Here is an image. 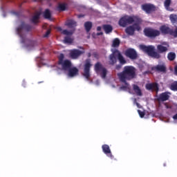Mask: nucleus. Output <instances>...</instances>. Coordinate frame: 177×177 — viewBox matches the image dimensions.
Listing matches in <instances>:
<instances>
[{
  "mask_svg": "<svg viewBox=\"0 0 177 177\" xmlns=\"http://www.w3.org/2000/svg\"><path fill=\"white\" fill-rule=\"evenodd\" d=\"M119 81L124 84V85H128V82L132 81L134 78H136V68L132 66H125L123 68V71L117 74Z\"/></svg>",
  "mask_w": 177,
  "mask_h": 177,
  "instance_id": "nucleus-1",
  "label": "nucleus"
},
{
  "mask_svg": "<svg viewBox=\"0 0 177 177\" xmlns=\"http://www.w3.org/2000/svg\"><path fill=\"white\" fill-rule=\"evenodd\" d=\"M111 52L112 53L109 56V64L111 66H114L117 63V60H118L120 64L115 66V70L119 71L122 68L124 64H127V60L118 49H111Z\"/></svg>",
  "mask_w": 177,
  "mask_h": 177,
  "instance_id": "nucleus-2",
  "label": "nucleus"
},
{
  "mask_svg": "<svg viewBox=\"0 0 177 177\" xmlns=\"http://www.w3.org/2000/svg\"><path fill=\"white\" fill-rule=\"evenodd\" d=\"M142 19L138 16L124 15L120 19L118 24L120 27H126L128 26V24H133V23H142Z\"/></svg>",
  "mask_w": 177,
  "mask_h": 177,
  "instance_id": "nucleus-3",
  "label": "nucleus"
},
{
  "mask_svg": "<svg viewBox=\"0 0 177 177\" xmlns=\"http://www.w3.org/2000/svg\"><path fill=\"white\" fill-rule=\"evenodd\" d=\"M17 34L21 38L24 39V35L27 34L29 31H31V26L26 24L24 21H21V24L16 29Z\"/></svg>",
  "mask_w": 177,
  "mask_h": 177,
  "instance_id": "nucleus-4",
  "label": "nucleus"
},
{
  "mask_svg": "<svg viewBox=\"0 0 177 177\" xmlns=\"http://www.w3.org/2000/svg\"><path fill=\"white\" fill-rule=\"evenodd\" d=\"M140 48L142 50L145 52V53H147L149 56H151V57H153V59H160L161 55L156 52L154 50V46H145V45H141Z\"/></svg>",
  "mask_w": 177,
  "mask_h": 177,
  "instance_id": "nucleus-5",
  "label": "nucleus"
},
{
  "mask_svg": "<svg viewBox=\"0 0 177 177\" xmlns=\"http://www.w3.org/2000/svg\"><path fill=\"white\" fill-rule=\"evenodd\" d=\"M140 24H142V22H136L132 26L126 28L125 32L128 35H133L135 31H140V30H142Z\"/></svg>",
  "mask_w": 177,
  "mask_h": 177,
  "instance_id": "nucleus-6",
  "label": "nucleus"
},
{
  "mask_svg": "<svg viewBox=\"0 0 177 177\" xmlns=\"http://www.w3.org/2000/svg\"><path fill=\"white\" fill-rule=\"evenodd\" d=\"M144 34L145 37H147L148 38H156V37L160 36L161 32L151 28H146L144 29Z\"/></svg>",
  "mask_w": 177,
  "mask_h": 177,
  "instance_id": "nucleus-7",
  "label": "nucleus"
},
{
  "mask_svg": "<svg viewBox=\"0 0 177 177\" xmlns=\"http://www.w3.org/2000/svg\"><path fill=\"white\" fill-rule=\"evenodd\" d=\"M95 71L97 74H100L102 78H106L107 75V69L102 65V63L97 62L94 66Z\"/></svg>",
  "mask_w": 177,
  "mask_h": 177,
  "instance_id": "nucleus-8",
  "label": "nucleus"
},
{
  "mask_svg": "<svg viewBox=\"0 0 177 177\" xmlns=\"http://www.w3.org/2000/svg\"><path fill=\"white\" fill-rule=\"evenodd\" d=\"M160 30L162 34H169V35H172V37H174V38H176L177 37V28H176V29L173 30L169 27L165 25H162L160 26Z\"/></svg>",
  "mask_w": 177,
  "mask_h": 177,
  "instance_id": "nucleus-9",
  "label": "nucleus"
},
{
  "mask_svg": "<svg viewBox=\"0 0 177 177\" xmlns=\"http://www.w3.org/2000/svg\"><path fill=\"white\" fill-rule=\"evenodd\" d=\"M141 9H142V10L145 12V13H147V15H151V13L156 12V6H154V4H151V3L142 4L141 6Z\"/></svg>",
  "mask_w": 177,
  "mask_h": 177,
  "instance_id": "nucleus-10",
  "label": "nucleus"
},
{
  "mask_svg": "<svg viewBox=\"0 0 177 177\" xmlns=\"http://www.w3.org/2000/svg\"><path fill=\"white\" fill-rule=\"evenodd\" d=\"M91 67H92V64H91V62L87 59L86 61L85 64H84V69L83 75L88 80H89V78H91Z\"/></svg>",
  "mask_w": 177,
  "mask_h": 177,
  "instance_id": "nucleus-11",
  "label": "nucleus"
},
{
  "mask_svg": "<svg viewBox=\"0 0 177 177\" xmlns=\"http://www.w3.org/2000/svg\"><path fill=\"white\" fill-rule=\"evenodd\" d=\"M125 56L131 59V60H136L138 59V53L133 48H128L124 53Z\"/></svg>",
  "mask_w": 177,
  "mask_h": 177,
  "instance_id": "nucleus-12",
  "label": "nucleus"
},
{
  "mask_svg": "<svg viewBox=\"0 0 177 177\" xmlns=\"http://www.w3.org/2000/svg\"><path fill=\"white\" fill-rule=\"evenodd\" d=\"M85 51H82L78 49H73L70 51V56L71 59H78L81 55H84Z\"/></svg>",
  "mask_w": 177,
  "mask_h": 177,
  "instance_id": "nucleus-13",
  "label": "nucleus"
},
{
  "mask_svg": "<svg viewBox=\"0 0 177 177\" xmlns=\"http://www.w3.org/2000/svg\"><path fill=\"white\" fill-rule=\"evenodd\" d=\"M152 70L153 71H156L157 73H167V66L165 64H158L155 66L152 67Z\"/></svg>",
  "mask_w": 177,
  "mask_h": 177,
  "instance_id": "nucleus-14",
  "label": "nucleus"
},
{
  "mask_svg": "<svg viewBox=\"0 0 177 177\" xmlns=\"http://www.w3.org/2000/svg\"><path fill=\"white\" fill-rule=\"evenodd\" d=\"M102 151L107 156V157H109L111 160L114 158V156H113V153H111V150L110 149V147L107 145H103L102 146Z\"/></svg>",
  "mask_w": 177,
  "mask_h": 177,
  "instance_id": "nucleus-15",
  "label": "nucleus"
},
{
  "mask_svg": "<svg viewBox=\"0 0 177 177\" xmlns=\"http://www.w3.org/2000/svg\"><path fill=\"white\" fill-rule=\"evenodd\" d=\"M145 88L147 91H151L152 92L156 91V92H158V84L157 83H149L147 84Z\"/></svg>",
  "mask_w": 177,
  "mask_h": 177,
  "instance_id": "nucleus-16",
  "label": "nucleus"
},
{
  "mask_svg": "<svg viewBox=\"0 0 177 177\" xmlns=\"http://www.w3.org/2000/svg\"><path fill=\"white\" fill-rule=\"evenodd\" d=\"M59 65L62 66V69L64 70V71H67L68 69L71 68L72 66L71 61L68 59L64 60Z\"/></svg>",
  "mask_w": 177,
  "mask_h": 177,
  "instance_id": "nucleus-17",
  "label": "nucleus"
},
{
  "mask_svg": "<svg viewBox=\"0 0 177 177\" xmlns=\"http://www.w3.org/2000/svg\"><path fill=\"white\" fill-rule=\"evenodd\" d=\"M169 93L168 92L160 93L157 99L158 102H167V100H169Z\"/></svg>",
  "mask_w": 177,
  "mask_h": 177,
  "instance_id": "nucleus-18",
  "label": "nucleus"
},
{
  "mask_svg": "<svg viewBox=\"0 0 177 177\" xmlns=\"http://www.w3.org/2000/svg\"><path fill=\"white\" fill-rule=\"evenodd\" d=\"M68 71V75L71 78H73V77H75V75H78L79 71L76 67L70 68Z\"/></svg>",
  "mask_w": 177,
  "mask_h": 177,
  "instance_id": "nucleus-19",
  "label": "nucleus"
},
{
  "mask_svg": "<svg viewBox=\"0 0 177 177\" xmlns=\"http://www.w3.org/2000/svg\"><path fill=\"white\" fill-rule=\"evenodd\" d=\"M168 48H169V45L167 46V47H166L161 44H158L157 46V53H167V52H168Z\"/></svg>",
  "mask_w": 177,
  "mask_h": 177,
  "instance_id": "nucleus-20",
  "label": "nucleus"
},
{
  "mask_svg": "<svg viewBox=\"0 0 177 177\" xmlns=\"http://www.w3.org/2000/svg\"><path fill=\"white\" fill-rule=\"evenodd\" d=\"M57 12H64V10H67V3H60L58 4L57 8H55Z\"/></svg>",
  "mask_w": 177,
  "mask_h": 177,
  "instance_id": "nucleus-21",
  "label": "nucleus"
},
{
  "mask_svg": "<svg viewBox=\"0 0 177 177\" xmlns=\"http://www.w3.org/2000/svg\"><path fill=\"white\" fill-rule=\"evenodd\" d=\"M65 26H66L68 28H74L77 27V21L73 19H68L65 23Z\"/></svg>",
  "mask_w": 177,
  "mask_h": 177,
  "instance_id": "nucleus-22",
  "label": "nucleus"
},
{
  "mask_svg": "<svg viewBox=\"0 0 177 177\" xmlns=\"http://www.w3.org/2000/svg\"><path fill=\"white\" fill-rule=\"evenodd\" d=\"M133 91H134L136 95H137V96H142V90L140 89V88L139 87V86L136 85V84H133Z\"/></svg>",
  "mask_w": 177,
  "mask_h": 177,
  "instance_id": "nucleus-23",
  "label": "nucleus"
},
{
  "mask_svg": "<svg viewBox=\"0 0 177 177\" xmlns=\"http://www.w3.org/2000/svg\"><path fill=\"white\" fill-rule=\"evenodd\" d=\"M102 28L106 34H110V32L113 31V26H111V25L105 24L103 25Z\"/></svg>",
  "mask_w": 177,
  "mask_h": 177,
  "instance_id": "nucleus-24",
  "label": "nucleus"
},
{
  "mask_svg": "<svg viewBox=\"0 0 177 177\" xmlns=\"http://www.w3.org/2000/svg\"><path fill=\"white\" fill-rule=\"evenodd\" d=\"M41 16V12H37L32 18V23L33 24H37L38 20H39V17Z\"/></svg>",
  "mask_w": 177,
  "mask_h": 177,
  "instance_id": "nucleus-25",
  "label": "nucleus"
},
{
  "mask_svg": "<svg viewBox=\"0 0 177 177\" xmlns=\"http://www.w3.org/2000/svg\"><path fill=\"white\" fill-rule=\"evenodd\" d=\"M164 5L167 10H169V12H174V9L169 7L171 6V0H165Z\"/></svg>",
  "mask_w": 177,
  "mask_h": 177,
  "instance_id": "nucleus-26",
  "label": "nucleus"
},
{
  "mask_svg": "<svg viewBox=\"0 0 177 177\" xmlns=\"http://www.w3.org/2000/svg\"><path fill=\"white\" fill-rule=\"evenodd\" d=\"M167 59L169 62H174L176 59V54L174 52H170L167 54Z\"/></svg>",
  "mask_w": 177,
  "mask_h": 177,
  "instance_id": "nucleus-27",
  "label": "nucleus"
},
{
  "mask_svg": "<svg viewBox=\"0 0 177 177\" xmlns=\"http://www.w3.org/2000/svg\"><path fill=\"white\" fill-rule=\"evenodd\" d=\"M84 28H85L86 32H89V31H91V30H92V22H91V21L85 22Z\"/></svg>",
  "mask_w": 177,
  "mask_h": 177,
  "instance_id": "nucleus-28",
  "label": "nucleus"
},
{
  "mask_svg": "<svg viewBox=\"0 0 177 177\" xmlns=\"http://www.w3.org/2000/svg\"><path fill=\"white\" fill-rule=\"evenodd\" d=\"M169 20L172 23V24H175L177 23V15L176 14H171L169 15Z\"/></svg>",
  "mask_w": 177,
  "mask_h": 177,
  "instance_id": "nucleus-29",
  "label": "nucleus"
},
{
  "mask_svg": "<svg viewBox=\"0 0 177 177\" xmlns=\"http://www.w3.org/2000/svg\"><path fill=\"white\" fill-rule=\"evenodd\" d=\"M51 16L52 14H50V10L49 9H46L44 12V19H48V20H50Z\"/></svg>",
  "mask_w": 177,
  "mask_h": 177,
  "instance_id": "nucleus-30",
  "label": "nucleus"
},
{
  "mask_svg": "<svg viewBox=\"0 0 177 177\" xmlns=\"http://www.w3.org/2000/svg\"><path fill=\"white\" fill-rule=\"evenodd\" d=\"M120 39L115 38L113 41L112 46L113 48H118L120 46Z\"/></svg>",
  "mask_w": 177,
  "mask_h": 177,
  "instance_id": "nucleus-31",
  "label": "nucleus"
},
{
  "mask_svg": "<svg viewBox=\"0 0 177 177\" xmlns=\"http://www.w3.org/2000/svg\"><path fill=\"white\" fill-rule=\"evenodd\" d=\"M64 43L65 44H73V39L68 36L64 37Z\"/></svg>",
  "mask_w": 177,
  "mask_h": 177,
  "instance_id": "nucleus-32",
  "label": "nucleus"
},
{
  "mask_svg": "<svg viewBox=\"0 0 177 177\" xmlns=\"http://www.w3.org/2000/svg\"><path fill=\"white\" fill-rule=\"evenodd\" d=\"M170 89L171 91H174V92L177 91V82H175L170 85Z\"/></svg>",
  "mask_w": 177,
  "mask_h": 177,
  "instance_id": "nucleus-33",
  "label": "nucleus"
},
{
  "mask_svg": "<svg viewBox=\"0 0 177 177\" xmlns=\"http://www.w3.org/2000/svg\"><path fill=\"white\" fill-rule=\"evenodd\" d=\"M58 59H59V62H58L59 64H60L61 63H63V62H64V54L61 53Z\"/></svg>",
  "mask_w": 177,
  "mask_h": 177,
  "instance_id": "nucleus-34",
  "label": "nucleus"
},
{
  "mask_svg": "<svg viewBox=\"0 0 177 177\" xmlns=\"http://www.w3.org/2000/svg\"><path fill=\"white\" fill-rule=\"evenodd\" d=\"M64 35H71L73 34L72 31H68V30H64L62 32Z\"/></svg>",
  "mask_w": 177,
  "mask_h": 177,
  "instance_id": "nucleus-35",
  "label": "nucleus"
},
{
  "mask_svg": "<svg viewBox=\"0 0 177 177\" xmlns=\"http://www.w3.org/2000/svg\"><path fill=\"white\" fill-rule=\"evenodd\" d=\"M128 86H129V84H125V86H120L121 91H127Z\"/></svg>",
  "mask_w": 177,
  "mask_h": 177,
  "instance_id": "nucleus-36",
  "label": "nucleus"
},
{
  "mask_svg": "<svg viewBox=\"0 0 177 177\" xmlns=\"http://www.w3.org/2000/svg\"><path fill=\"white\" fill-rule=\"evenodd\" d=\"M138 113L141 118H143V117H145V112L140 110H138Z\"/></svg>",
  "mask_w": 177,
  "mask_h": 177,
  "instance_id": "nucleus-37",
  "label": "nucleus"
},
{
  "mask_svg": "<svg viewBox=\"0 0 177 177\" xmlns=\"http://www.w3.org/2000/svg\"><path fill=\"white\" fill-rule=\"evenodd\" d=\"M49 34H50V30H48L46 31V32L45 33V35H44V38H47V37H49Z\"/></svg>",
  "mask_w": 177,
  "mask_h": 177,
  "instance_id": "nucleus-38",
  "label": "nucleus"
},
{
  "mask_svg": "<svg viewBox=\"0 0 177 177\" xmlns=\"http://www.w3.org/2000/svg\"><path fill=\"white\" fill-rule=\"evenodd\" d=\"M174 73L177 75V65L174 67Z\"/></svg>",
  "mask_w": 177,
  "mask_h": 177,
  "instance_id": "nucleus-39",
  "label": "nucleus"
},
{
  "mask_svg": "<svg viewBox=\"0 0 177 177\" xmlns=\"http://www.w3.org/2000/svg\"><path fill=\"white\" fill-rule=\"evenodd\" d=\"M165 107H166V109H172V106H171L167 104H165Z\"/></svg>",
  "mask_w": 177,
  "mask_h": 177,
  "instance_id": "nucleus-40",
  "label": "nucleus"
},
{
  "mask_svg": "<svg viewBox=\"0 0 177 177\" xmlns=\"http://www.w3.org/2000/svg\"><path fill=\"white\" fill-rule=\"evenodd\" d=\"M97 31H102V27L101 26H97Z\"/></svg>",
  "mask_w": 177,
  "mask_h": 177,
  "instance_id": "nucleus-41",
  "label": "nucleus"
},
{
  "mask_svg": "<svg viewBox=\"0 0 177 177\" xmlns=\"http://www.w3.org/2000/svg\"><path fill=\"white\" fill-rule=\"evenodd\" d=\"M103 35V32H97V35L99 36V35Z\"/></svg>",
  "mask_w": 177,
  "mask_h": 177,
  "instance_id": "nucleus-42",
  "label": "nucleus"
},
{
  "mask_svg": "<svg viewBox=\"0 0 177 177\" xmlns=\"http://www.w3.org/2000/svg\"><path fill=\"white\" fill-rule=\"evenodd\" d=\"M57 30H58L59 31H63V29H62V27H58V28H57Z\"/></svg>",
  "mask_w": 177,
  "mask_h": 177,
  "instance_id": "nucleus-43",
  "label": "nucleus"
},
{
  "mask_svg": "<svg viewBox=\"0 0 177 177\" xmlns=\"http://www.w3.org/2000/svg\"><path fill=\"white\" fill-rule=\"evenodd\" d=\"M22 85H23V86H24V88H26V82H23Z\"/></svg>",
  "mask_w": 177,
  "mask_h": 177,
  "instance_id": "nucleus-44",
  "label": "nucleus"
},
{
  "mask_svg": "<svg viewBox=\"0 0 177 177\" xmlns=\"http://www.w3.org/2000/svg\"><path fill=\"white\" fill-rule=\"evenodd\" d=\"M78 17H79V19H80V17H84V15H78Z\"/></svg>",
  "mask_w": 177,
  "mask_h": 177,
  "instance_id": "nucleus-45",
  "label": "nucleus"
},
{
  "mask_svg": "<svg viewBox=\"0 0 177 177\" xmlns=\"http://www.w3.org/2000/svg\"><path fill=\"white\" fill-rule=\"evenodd\" d=\"M163 166H164V167H167V164H166V163H164Z\"/></svg>",
  "mask_w": 177,
  "mask_h": 177,
  "instance_id": "nucleus-46",
  "label": "nucleus"
},
{
  "mask_svg": "<svg viewBox=\"0 0 177 177\" xmlns=\"http://www.w3.org/2000/svg\"><path fill=\"white\" fill-rule=\"evenodd\" d=\"M44 82H39L38 84H42Z\"/></svg>",
  "mask_w": 177,
  "mask_h": 177,
  "instance_id": "nucleus-47",
  "label": "nucleus"
},
{
  "mask_svg": "<svg viewBox=\"0 0 177 177\" xmlns=\"http://www.w3.org/2000/svg\"><path fill=\"white\" fill-rule=\"evenodd\" d=\"M136 104H137V106H139V103L137 102Z\"/></svg>",
  "mask_w": 177,
  "mask_h": 177,
  "instance_id": "nucleus-48",
  "label": "nucleus"
}]
</instances>
